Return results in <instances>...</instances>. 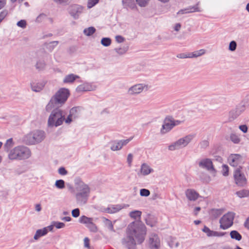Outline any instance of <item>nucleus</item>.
I'll list each match as a JSON object with an SVG mask.
<instances>
[{"instance_id": "50", "label": "nucleus", "mask_w": 249, "mask_h": 249, "mask_svg": "<svg viewBox=\"0 0 249 249\" xmlns=\"http://www.w3.org/2000/svg\"><path fill=\"white\" fill-rule=\"evenodd\" d=\"M202 231L203 232H204L205 233H206L207 234V235L208 236H209L210 237L211 235L210 234H211L212 233V231H211L208 227H207V226H205L203 228V229H202Z\"/></svg>"}, {"instance_id": "2", "label": "nucleus", "mask_w": 249, "mask_h": 249, "mask_svg": "<svg viewBox=\"0 0 249 249\" xmlns=\"http://www.w3.org/2000/svg\"><path fill=\"white\" fill-rule=\"evenodd\" d=\"M53 110L49 117L48 125L50 127H57L61 125L65 121L67 124H70L75 119L78 117L77 107H72L70 110L69 114L65 119L66 113L64 111L59 108V107H55Z\"/></svg>"}, {"instance_id": "25", "label": "nucleus", "mask_w": 249, "mask_h": 249, "mask_svg": "<svg viewBox=\"0 0 249 249\" xmlns=\"http://www.w3.org/2000/svg\"><path fill=\"white\" fill-rule=\"evenodd\" d=\"M44 85L43 83H33L31 84V88L34 91L39 92L43 89Z\"/></svg>"}, {"instance_id": "33", "label": "nucleus", "mask_w": 249, "mask_h": 249, "mask_svg": "<svg viewBox=\"0 0 249 249\" xmlns=\"http://www.w3.org/2000/svg\"><path fill=\"white\" fill-rule=\"evenodd\" d=\"M46 67V63L43 60H39L37 61L36 68L38 71H42L45 69Z\"/></svg>"}, {"instance_id": "63", "label": "nucleus", "mask_w": 249, "mask_h": 249, "mask_svg": "<svg viewBox=\"0 0 249 249\" xmlns=\"http://www.w3.org/2000/svg\"><path fill=\"white\" fill-rule=\"evenodd\" d=\"M181 28V25L180 23H177L174 27V30L176 31H178Z\"/></svg>"}, {"instance_id": "29", "label": "nucleus", "mask_w": 249, "mask_h": 249, "mask_svg": "<svg viewBox=\"0 0 249 249\" xmlns=\"http://www.w3.org/2000/svg\"><path fill=\"white\" fill-rule=\"evenodd\" d=\"M13 145L14 142L12 138L8 139L4 145V150L6 152H9L10 149L13 147Z\"/></svg>"}, {"instance_id": "37", "label": "nucleus", "mask_w": 249, "mask_h": 249, "mask_svg": "<svg viewBox=\"0 0 249 249\" xmlns=\"http://www.w3.org/2000/svg\"><path fill=\"white\" fill-rule=\"evenodd\" d=\"M65 182L63 179H58L55 182V186L59 189H63L65 187Z\"/></svg>"}, {"instance_id": "22", "label": "nucleus", "mask_w": 249, "mask_h": 249, "mask_svg": "<svg viewBox=\"0 0 249 249\" xmlns=\"http://www.w3.org/2000/svg\"><path fill=\"white\" fill-rule=\"evenodd\" d=\"M153 172V169L146 163H142L141 165L140 172L143 176H147Z\"/></svg>"}, {"instance_id": "6", "label": "nucleus", "mask_w": 249, "mask_h": 249, "mask_svg": "<svg viewBox=\"0 0 249 249\" xmlns=\"http://www.w3.org/2000/svg\"><path fill=\"white\" fill-rule=\"evenodd\" d=\"M45 137L44 131L36 130L25 135L23 138V142L28 145L35 144L41 142Z\"/></svg>"}, {"instance_id": "3", "label": "nucleus", "mask_w": 249, "mask_h": 249, "mask_svg": "<svg viewBox=\"0 0 249 249\" xmlns=\"http://www.w3.org/2000/svg\"><path fill=\"white\" fill-rule=\"evenodd\" d=\"M73 192L78 204L84 205L87 202L90 194V188L87 184L80 179L76 180Z\"/></svg>"}, {"instance_id": "59", "label": "nucleus", "mask_w": 249, "mask_h": 249, "mask_svg": "<svg viewBox=\"0 0 249 249\" xmlns=\"http://www.w3.org/2000/svg\"><path fill=\"white\" fill-rule=\"evenodd\" d=\"M239 128L244 133H247L248 129L247 126L245 124L240 125Z\"/></svg>"}, {"instance_id": "62", "label": "nucleus", "mask_w": 249, "mask_h": 249, "mask_svg": "<svg viewBox=\"0 0 249 249\" xmlns=\"http://www.w3.org/2000/svg\"><path fill=\"white\" fill-rule=\"evenodd\" d=\"M245 228L249 229V217L247 218L244 224Z\"/></svg>"}, {"instance_id": "1", "label": "nucleus", "mask_w": 249, "mask_h": 249, "mask_svg": "<svg viewBox=\"0 0 249 249\" xmlns=\"http://www.w3.org/2000/svg\"><path fill=\"white\" fill-rule=\"evenodd\" d=\"M145 229L144 225L140 222L131 223L127 228L126 235L121 240L123 247L127 249H136L134 237L138 243H142L146 234Z\"/></svg>"}, {"instance_id": "44", "label": "nucleus", "mask_w": 249, "mask_h": 249, "mask_svg": "<svg viewBox=\"0 0 249 249\" xmlns=\"http://www.w3.org/2000/svg\"><path fill=\"white\" fill-rule=\"evenodd\" d=\"M222 174L224 176H227L229 175V167L226 165L222 166Z\"/></svg>"}, {"instance_id": "54", "label": "nucleus", "mask_w": 249, "mask_h": 249, "mask_svg": "<svg viewBox=\"0 0 249 249\" xmlns=\"http://www.w3.org/2000/svg\"><path fill=\"white\" fill-rule=\"evenodd\" d=\"M133 160V155L131 153L129 154L127 158V162L129 166H131V163Z\"/></svg>"}, {"instance_id": "46", "label": "nucleus", "mask_w": 249, "mask_h": 249, "mask_svg": "<svg viewBox=\"0 0 249 249\" xmlns=\"http://www.w3.org/2000/svg\"><path fill=\"white\" fill-rule=\"evenodd\" d=\"M72 216L73 217H77L80 215V210L78 208L73 209L71 212Z\"/></svg>"}, {"instance_id": "49", "label": "nucleus", "mask_w": 249, "mask_h": 249, "mask_svg": "<svg viewBox=\"0 0 249 249\" xmlns=\"http://www.w3.org/2000/svg\"><path fill=\"white\" fill-rule=\"evenodd\" d=\"M138 4L141 7H144L147 3L148 0H136Z\"/></svg>"}, {"instance_id": "60", "label": "nucleus", "mask_w": 249, "mask_h": 249, "mask_svg": "<svg viewBox=\"0 0 249 249\" xmlns=\"http://www.w3.org/2000/svg\"><path fill=\"white\" fill-rule=\"evenodd\" d=\"M57 4H66L68 3L69 0H53Z\"/></svg>"}, {"instance_id": "30", "label": "nucleus", "mask_w": 249, "mask_h": 249, "mask_svg": "<svg viewBox=\"0 0 249 249\" xmlns=\"http://www.w3.org/2000/svg\"><path fill=\"white\" fill-rule=\"evenodd\" d=\"M231 238L240 241L242 239V235L236 231H232L230 232Z\"/></svg>"}, {"instance_id": "47", "label": "nucleus", "mask_w": 249, "mask_h": 249, "mask_svg": "<svg viewBox=\"0 0 249 249\" xmlns=\"http://www.w3.org/2000/svg\"><path fill=\"white\" fill-rule=\"evenodd\" d=\"M17 26L22 28H25L26 27V21L25 20H20L17 23Z\"/></svg>"}, {"instance_id": "57", "label": "nucleus", "mask_w": 249, "mask_h": 249, "mask_svg": "<svg viewBox=\"0 0 249 249\" xmlns=\"http://www.w3.org/2000/svg\"><path fill=\"white\" fill-rule=\"evenodd\" d=\"M46 17V15L44 14H40L36 18L37 22H41L44 18Z\"/></svg>"}, {"instance_id": "5", "label": "nucleus", "mask_w": 249, "mask_h": 249, "mask_svg": "<svg viewBox=\"0 0 249 249\" xmlns=\"http://www.w3.org/2000/svg\"><path fill=\"white\" fill-rule=\"evenodd\" d=\"M31 155L29 148L24 146H18L11 149L8 157L10 160H22L28 159Z\"/></svg>"}, {"instance_id": "41", "label": "nucleus", "mask_w": 249, "mask_h": 249, "mask_svg": "<svg viewBox=\"0 0 249 249\" xmlns=\"http://www.w3.org/2000/svg\"><path fill=\"white\" fill-rule=\"evenodd\" d=\"M120 209L117 207H109V208H107V212L108 213H115L118 211H119V210H120Z\"/></svg>"}, {"instance_id": "28", "label": "nucleus", "mask_w": 249, "mask_h": 249, "mask_svg": "<svg viewBox=\"0 0 249 249\" xmlns=\"http://www.w3.org/2000/svg\"><path fill=\"white\" fill-rule=\"evenodd\" d=\"M58 43L59 42L58 41H53L49 43H45L44 46L49 51L52 52Z\"/></svg>"}, {"instance_id": "31", "label": "nucleus", "mask_w": 249, "mask_h": 249, "mask_svg": "<svg viewBox=\"0 0 249 249\" xmlns=\"http://www.w3.org/2000/svg\"><path fill=\"white\" fill-rule=\"evenodd\" d=\"M142 215V212L140 211H134L129 213V216L135 219H140Z\"/></svg>"}, {"instance_id": "56", "label": "nucleus", "mask_w": 249, "mask_h": 249, "mask_svg": "<svg viewBox=\"0 0 249 249\" xmlns=\"http://www.w3.org/2000/svg\"><path fill=\"white\" fill-rule=\"evenodd\" d=\"M190 58H196L200 56L198 51H195L193 53H190Z\"/></svg>"}, {"instance_id": "36", "label": "nucleus", "mask_w": 249, "mask_h": 249, "mask_svg": "<svg viewBox=\"0 0 249 249\" xmlns=\"http://www.w3.org/2000/svg\"><path fill=\"white\" fill-rule=\"evenodd\" d=\"M236 195L239 197L242 198L249 196V191L247 190H242L236 192Z\"/></svg>"}, {"instance_id": "26", "label": "nucleus", "mask_w": 249, "mask_h": 249, "mask_svg": "<svg viewBox=\"0 0 249 249\" xmlns=\"http://www.w3.org/2000/svg\"><path fill=\"white\" fill-rule=\"evenodd\" d=\"M47 234V231L46 229H39L37 230L34 236L35 240H37L39 237L44 236Z\"/></svg>"}, {"instance_id": "19", "label": "nucleus", "mask_w": 249, "mask_h": 249, "mask_svg": "<svg viewBox=\"0 0 249 249\" xmlns=\"http://www.w3.org/2000/svg\"><path fill=\"white\" fill-rule=\"evenodd\" d=\"M185 194L186 197L190 201H196L199 196V194L195 190L192 189H187Z\"/></svg>"}, {"instance_id": "51", "label": "nucleus", "mask_w": 249, "mask_h": 249, "mask_svg": "<svg viewBox=\"0 0 249 249\" xmlns=\"http://www.w3.org/2000/svg\"><path fill=\"white\" fill-rule=\"evenodd\" d=\"M54 226L57 229H61L65 227V225L64 223L60 222H55L54 223Z\"/></svg>"}, {"instance_id": "4", "label": "nucleus", "mask_w": 249, "mask_h": 249, "mask_svg": "<svg viewBox=\"0 0 249 249\" xmlns=\"http://www.w3.org/2000/svg\"><path fill=\"white\" fill-rule=\"evenodd\" d=\"M70 95L68 89H60L51 98L46 107V110L50 112L53 108L61 107L67 100Z\"/></svg>"}, {"instance_id": "43", "label": "nucleus", "mask_w": 249, "mask_h": 249, "mask_svg": "<svg viewBox=\"0 0 249 249\" xmlns=\"http://www.w3.org/2000/svg\"><path fill=\"white\" fill-rule=\"evenodd\" d=\"M209 142L207 140H203L201 141L199 145L201 148L205 149L209 146Z\"/></svg>"}, {"instance_id": "15", "label": "nucleus", "mask_w": 249, "mask_h": 249, "mask_svg": "<svg viewBox=\"0 0 249 249\" xmlns=\"http://www.w3.org/2000/svg\"><path fill=\"white\" fill-rule=\"evenodd\" d=\"M132 139V138L126 140L114 141L111 143L110 149L114 151L120 150L124 146L126 145Z\"/></svg>"}, {"instance_id": "7", "label": "nucleus", "mask_w": 249, "mask_h": 249, "mask_svg": "<svg viewBox=\"0 0 249 249\" xmlns=\"http://www.w3.org/2000/svg\"><path fill=\"white\" fill-rule=\"evenodd\" d=\"M196 135L190 134L180 138L177 141L169 145L168 149L170 151H174L186 147L195 137Z\"/></svg>"}, {"instance_id": "53", "label": "nucleus", "mask_w": 249, "mask_h": 249, "mask_svg": "<svg viewBox=\"0 0 249 249\" xmlns=\"http://www.w3.org/2000/svg\"><path fill=\"white\" fill-rule=\"evenodd\" d=\"M7 14H8V12L6 10L2 11L0 13V23L4 18L7 16Z\"/></svg>"}, {"instance_id": "10", "label": "nucleus", "mask_w": 249, "mask_h": 249, "mask_svg": "<svg viewBox=\"0 0 249 249\" xmlns=\"http://www.w3.org/2000/svg\"><path fill=\"white\" fill-rule=\"evenodd\" d=\"M198 164L199 167L208 171L214 176H215L216 171L214 167L211 159L209 158L202 159L198 162Z\"/></svg>"}, {"instance_id": "40", "label": "nucleus", "mask_w": 249, "mask_h": 249, "mask_svg": "<svg viewBox=\"0 0 249 249\" xmlns=\"http://www.w3.org/2000/svg\"><path fill=\"white\" fill-rule=\"evenodd\" d=\"M236 47L237 43L235 41L233 40L230 43L229 50L233 52L236 50Z\"/></svg>"}, {"instance_id": "61", "label": "nucleus", "mask_w": 249, "mask_h": 249, "mask_svg": "<svg viewBox=\"0 0 249 249\" xmlns=\"http://www.w3.org/2000/svg\"><path fill=\"white\" fill-rule=\"evenodd\" d=\"M84 246L87 248H89V240L88 237L84 238Z\"/></svg>"}, {"instance_id": "8", "label": "nucleus", "mask_w": 249, "mask_h": 249, "mask_svg": "<svg viewBox=\"0 0 249 249\" xmlns=\"http://www.w3.org/2000/svg\"><path fill=\"white\" fill-rule=\"evenodd\" d=\"M234 218V213L228 212L225 214L219 220L220 228L222 230H227L233 225Z\"/></svg>"}, {"instance_id": "39", "label": "nucleus", "mask_w": 249, "mask_h": 249, "mask_svg": "<svg viewBox=\"0 0 249 249\" xmlns=\"http://www.w3.org/2000/svg\"><path fill=\"white\" fill-rule=\"evenodd\" d=\"M111 43V40L109 37H104L101 39V43L105 47L109 46Z\"/></svg>"}, {"instance_id": "38", "label": "nucleus", "mask_w": 249, "mask_h": 249, "mask_svg": "<svg viewBox=\"0 0 249 249\" xmlns=\"http://www.w3.org/2000/svg\"><path fill=\"white\" fill-rule=\"evenodd\" d=\"M104 223L106 227H107L109 231L112 232H115V231L114 229L113 225L110 220L106 219Z\"/></svg>"}, {"instance_id": "58", "label": "nucleus", "mask_w": 249, "mask_h": 249, "mask_svg": "<svg viewBox=\"0 0 249 249\" xmlns=\"http://www.w3.org/2000/svg\"><path fill=\"white\" fill-rule=\"evenodd\" d=\"M172 121L173 125L174 127L175 126L179 125L182 123V121L175 120L172 117Z\"/></svg>"}, {"instance_id": "52", "label": "nucleus", "mask_w": 249, "mask_h": 249, "mask_svg": "<svg viewBox=\"0 0 249 249\" xmlns=\"http://www.w3.org/2000/svg\"><path fill=\"white\" fill-rule=\"evenodd\" d=\"M58 173L61 175H66L68 172L64 167H61L58 169Z\"/></svg>"}, {"instance_id": "27", "label": "nucleus", "mask_w": 249, "mask_h": 249, "mask_svg": "<svg viewBox=\"0 0 249 249\" xmlns=\"http://www.w3.org/2000/svg\"><path fill=\"white\" fill-rule=\"evenodd\" d=\"M122 2L124 8L129 7L133 9L136 7L134 0H122Z\"/></svg>"}, {"instance_id": "12", "label": "nucleus", "mask_w": 249, "mask_h": 249, "mask_svg": "<svg viewBox=\"0 0 249 249\" xmlns=\"http://www.w3.org/2000/svg\"><path fill=\"white\" fill-rule=\"evenodd\" d=\"M234 178L235 183L240 187H243L247 184V180L244 173L241 172V169L237 168L234 172Z\"/></svg>"}, {"instance_id": "32", "label": "nucleus", "mask_w": 249, "mask_h": 249, "mask_svg": "<svg viewBox=\"0 0 249 249\" xmlns=\"http://www.w3.org/2000/svg\"><path fill=\"white\" fill-rule=\"evenodd\" d=\"M230 138L231 141L235 144H238L241 141L239 136L235 133H231L230 136Z\"/></svg>"}, {"instance_id": "48", "label": "nucleus", "mask_w": 249, "mask_h": 249, "mask_svg": "<svg viewBox=\"0 0 249 249\" xmlns=\"http://www.w3.org/2000/svg\"><path fill=\"white\" fill-rule=\"evenodd\" d=\"M177 57L179 58H190V53H179L177 55Z\"/></svg>"}, {"instance_id": "18", "label": "nucleus", "mask_w": 249, "mask_h": 249, "mask_svg": "<svg viewBox=\"0 0 249 249\" xmlns=\"http://www.w3.org/2000/svg\"><path fill=\"white\" fill-rule=\"evenodd\" d=\"M149 245L152 249H158L160 246V241L156 234H151L149 237Z\"/></svg>"}, {"instance_id": "42", "label": "nucleus", "mask_w": 249, "mask_h": 249, "mask_svg": "<svg viewBox=\"0 0 249 249\" xmlns=\"http://www.w3.org/2000/svg\"><path fill=\"white\" fill-rule=\"evenodd\" d=\"M140 194L142 196H148L150 195V192L148 189H142L140 190Z\"/></svg>"}, {"instance_id": "24", "label": "nucleus", "mask_w": 249, "mask_h": 249, "mask_svg": "<svg viewBox=\"0 0 249 249\" xmlns=\"http://www.w3.org/2000/svg\"><path fill=\"white\" fill-rule=\"evenodd\" d=\"M79 78V76L71 73L67 75L63 79V82L64 83H71Z\"/></svg>"}, {"instance_id": "9", "label": "nucleus", "mask_w": 249, "mask_h": 249, "mask_svg": "<svg viewBox=\"0 0 249 249\" xmlns=\"http://www.w3.org/2000/svg\"><path fill=\"white\" fill-rule=\"evenodd\" d=\"M94 219L92 217H88L85 215L81 216L79 219V222L83 224L89 230L93 232H96L98 229L94 223Z\"/></svg>"}, {"instance_id": "16", "label": "nucleus", "mask_w": 249, "mask_h": 249, "mask_svg": "<svg viewBox=\"0 0 249 249\" xmlns=\"http://www.w3.org/2000/svg\"><path fill=\"white\" fill-rule=\"evenodd\" d=\"M173 127L172 117L170 116H167L164 120L163 124L160 129V133L162 134H165L169 132Z\"/></svg>"}, {"instance_id": "35", "label": "nucleus", "mask_w": 249, "mask_h": 249, "mask_svg": "<svg viewBox=\"0 0 249 249\" xmlns=\"http://www.w3.org/2000/svg\"><path fill=\"white\" fill-rule=\"evenodd\" d=\"M95 31L96 30L94 27H89L85 29L84 30L83 33L85 35L87 36H90L95 33Z\"/></svg>"}, {"instance_id": "17", "label": "nucleus", "mask_w": 249, "mask_h": 249, "mask_svg": "<svg viewBox=\"0 0 249 249\" xmlns=\"http://www.w3.org/2000/svg\"><path fill=\"white\" fill-rule=\"evenodd\" d=\"M245 107L243 106L237 107L235 108L232 109L229 115V122H232L236 119L244 110Z\"/></svg>"}, {"instance_id": "21", "label": "nucleus", "mask_w": 249, "mask_h": 249, "mask_svg": "<svg viewBox=\"0 0 249 249\" xmlns=\"http://www.w3.org/2000/svg\"><path fill=\"white\" fill-rule=\"evenodd\" d=\"M201 10L199 9L198 6V4H196L194 6H190L187 8L184 9L180 10L178 13L177 14H184L187 13H190L195 12H200Z\"/></svg>"}, {"instance_id": "11", "label": "nucleus", "mask_w": 249, "mask_h": 249, "mask_svg": "<svg viewBox=\"0 0 249 249\" xmlns=\"http://www.w3.org/2000/svg\"><path fill=\"white\" fill-rule=\"evenodd\" d=\"M84 7L79 4H72L70 5L68 8L69 14L74 19H77L83 12Z\"/></svg>"}, {"instance_id": "64", "label": "nucleus", "mask_w": 249, "mask_h": 249, "mask_svg": "<svg viewBox=\"0 0 249 249\" xmlns=\"http://www.w3.org/2000/svg\"><path fill=\"white\" fill-rule=\"evenodd\" d=\"M146 223L147 225L150 226V227L154 226V224L150 221V219H145Z\"/></svg>"}, {"instance_id": "14", "label": "nucleus", "mask_w": 249, "mask_h": 249, "mask_svg": "<svg viewBox=\"0 0 249 249\" xmlns=\"http://www.w3.org/2000/svg\"><path fill=\"white\" fill-rule=\"evenodd\" d=\"M146 89H147V86L143 84H137L130 87L128 90L127 93L130 95H134L141 93L142 91Z\"/></svg>"}, {"instance_id": "20", "label": "nucleus", "mask_w": 249, "mask_h": 249, "mask_svg": "<svg viewBox=\"0 0 249 249\" xmlns=\"http://www.w3.org/2000/svg\"><path fill=\"white\" fill-rule=\"evenodd\" d=\"M95 87L89 83H85L78 86L76 88L78 92L91 91L95 89Z\"/></svg>"}, {"instance_id": "45", "label": "nucleus", "mask_w": 249, "mask_h": 249, "mask_svg": "<svg viewBox=\"0 0 249 249\" xmlns=\"http://www.w3.org/2000/svg\"><path fill=\"white\" fill-rule=\"evenodd\" d=\"M99 1V0H89L88 2V7L90 8L94 6Z\"/></svg>"}, {"instance_id": "55", "label": "nucleus", "mask_w": 249, "mask_h": 249, "mask_svg": "<svg viewBox=\"0 0 249 249\" xmlns=\"http://www.w3.org/2000/svg\"><path fill=\"white\" fill-rule=\"evenodd\" d=\"M115 40L118 43H122L124 41L125 39L122 36L118 35L116 36Z\"/></svg>"}, {"instance_id": "34", "label": "nucleus", "mask_w": 249, "mask_h": 249, "mask_svg": "<svg viewBox=\"0 0 249 249\" xmlns=\"http://www.w3.org/2000/svg\"><path fill=\"white\" fill-rule=\"evenodd\" d=\"M128 46H124L120 48H116L114 49V51L119 55H123L125 53L128 51Z\"/></svg>"}, {"instance_id": "13", "label": "nucleus", "mask_w": 249, "mask_h": 249, "mask_svg": "<svg viewBox=\"0 0 249 249\" xmlns=\"http://www.w3.org/2000/svg\"><path fill=\"white\" fill-rule=\"evenodd\" d=\"M228 160L230 164L233 167L239 166L238 168H242L241 165L243 164L245 160L243 157L239 154H231Z\"/></svg>"}, {"instance_id": "23", "label": "nucleus", "mask_w": 249, "mask_h": 249, "mask_svg": "<svg viewBox=\"0 0 249 249\" xmlns=\"http://www.w3.org/2000/svg\"><path fill=\"white\" fill-rule=\"evenodd\" d=\"M223 213V211L221 209H212L209 213L211 219H215L219 217Z\"/></svg>"}]
</instances>
